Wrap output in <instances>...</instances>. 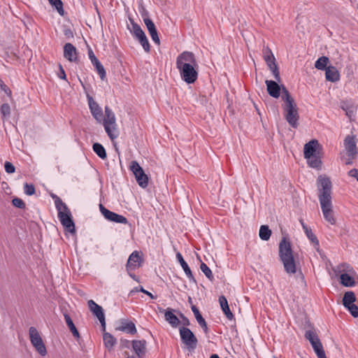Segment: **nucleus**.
I'll use <instances>...</instances> for the list:
<instances>
[{
	"instance_id": "nucleus-10",
	"label": "nucleus",
	"mask_w": 358,
	"mask_h": 358,
	"mask_svg": "<svg viewBox=\"0 0 358 358\" xmlns=\"http://www.w3.org/2000/svg\"><path fill=\"white\" fill-rule=\"evenodd\" d=\"M29 336L31 345L34 346L37 352L44 357L47 355V349L45 343L34 327H31L29 329Z\"/></svg>"
},
{
	"instance_id": "nucleus-25",
	"label": "nucleus",
	"mask_w": 358,
	"mask_h": 358,
	"mask_svg": "<svg viewBox=\"0 0 358 358\" xmlns=\"http://www.w3.org/2000/svg\"><path fill=\"white\" fill-rule=\"evenodd\" d=\"M300 222L302 225L303 229H304V231L308 238V239L313 243L314 248L318 250H319V241L315 236V235L312 232V230L309 229L303 222L302 220H300Z\"/></svg>"
},
{
	"instance_id": "nucleus-53",
	"label": "nucleus",
	"mask_w": 358,
	"mask_h": 358,
	"mask_svg": "<svg viewBox=\"0 0 358 358\" xmlns=\"http://www.w3.org/2000/svg\"><path fill=\"white\" fill-rule=\"evenodd\" d=\"M133 271L128 272L129 275L134 280H136V275L132 273Z\"/></svg>"
},
{
	"instance_id": "nucleus-45",
	"label": "nucleus",
	"mask_w": 358,
	"mask_h": 358,
	"mask_svg": "<svg viewBox=\"0 0 358 358\" xmlns=\"http://www.w3.org/2000/svg\"><path fill=\"white\" fill-rule=\"evenodd\" d=\"M5 171L8 173H13L15 171V168L13 164L9 162H6L4 164Z\"/></svg>"
},
{
	"instance_id": "nucleus-34",
	"label": "nucleus",
	"mask_w": 358,
	"mask_h": 358,
	"mask_svg": "<svg viewBox=\"0 0 358 358\" xmlns=\"http://www.w3.org/2000/svg\"><path fill=\"white\" fill-rule=\"evenodd\" d=\"M103 342L107 348L111 349L116 343V339L111 334L105 333L103 334Z\"/></svg>"
},
{
	"instance_id": "nucleus-37",
	"label": "nucleus",
	"mask_w": 358,
	"mask_h": 358,
	"mask_svg": "<svg viewBox=\"0 0 358 358\" xmlns=\"http://www.w3.org/2000/svg\"><path fill=\"white\" fill-rule=\"evenodd\" d=\"M48 1L61 15H64L63 3L61 0H48Z\"/></svg>"
},
{
	"instance_id": "nucleus-2",
	"label": "nucleus",
	"mask_w": 358,
	"mask_h": 358,
	"mask_svg": "<svg viewBox=\"0 0 358 358\" xmlns=\"http://www.w3.org/2000/svg\"><path fill=\"white\" fill-rule=\"evenodd\" d=\"M176 68L181 79L187 84L194 83L198 78L199 65L194 54L184 51L176 58Z\"/></svg>"
},
{
	"instance_id": "nucleus-17",
	"label": "nucleus",
	"mask_w": 358,
	"mask_h": 358,
	"mask_svg": "<svg viewBox=\"0 0 358 358\" xmlns=\"http://www.w3.org/2000/svg\"><path fill=\"white\" fill-rule=\"evenodd\" d=\"M87 100L92 116L96 119V120L98 122L101 123L102 122L103 116V111L101 108L93 99V98L89 95H87Z\"/></svg>"
},
{
	"instance_id": "nucleus-13",
	"label": "nucleus",
	"mask_w": 358,
	"mask_h": 358,
	"mask_svg": "<svg viewBox=\"0 0 358 358\" xmlns=\"http://www.w3.org/2000/svg\"><path fill=\"white\" fill-rule=\"evenodd\" d=\"M130 169L134 174L138 185L143 188L146 187L148 185V177L139 164L136 161H132L130 164Z\"/></svg>"
},
{
	"instance_id": "nucleus-1",
	"label": "nucleus",
	"mask_w": 358,
	"mask_h": 358,
	"mask_svg": "<svg viewBox=\"0 0 358 358\" xmlns=\"http://www.w3.org/2000/svg\"><path fill=\"white\" fill-rule=\"evenodd\" d=\"M318 199L324 220L331 225L336 224V217L333 209L331 189L332 185L329 178L320 176L317 180Z\"/></svg>"
},
{
	"instance_id": "nucleus-19",
	"label": "nucleus",
	"mask_w": 358,
	"mask_h": 358,
	"mask_svg": "<svg viewBox=\"0 0 358 358\" xmlns=\"http://www.w3.org/2000/svg\"><path fill=\"white\" fill-rule=\"evenodd\" d=\"M265 83L268 94L273 98H278L280 95V90H282V87H280L277 82L273 80H267Z\"/></svg>"
},
{
	"instance_id": "nucleus-39",
	"label": "nucleus",
	"mask_w": 358,
	"mask_h": 358,
	"mask_svg": "<svg viewBox=\"0 0 358 358\" xmlns=\"http://www.w3.org/2000/svg\"><path fill=\"white\" fill-rule=\"evenodd\" d=\"M93 65L95 66L99 75L100 76L101 79L104 80L106 78V71L101 62H98L97 63Z\"/></svg>"
},
{
	"instance_id": "nucleus-49",
	"label": "nucleus",
	"mask_w": 358,
	"mask_h": 358,
	"mask_svg": "<svg viewBox=\"0 0 358 358\" xmlns=\"http://www.w3.org/2000/svg\"><path fill=\"white\" fill-rule=\"evenodd\" d=\"M59 72L58 73V77L61 79L66 80V73H65V71H64L63 67L62 66V65H59Z\"/></svg>"
},
{
	"instance_id": "nucleus-41",
	"label": "nucleus",
	"mask_w": 358,
	"mask_h": 358,
	"mask_svg": "<svg viewBox=\"0 0 358 358\" xmlns=\"http://www.w3.org/2000/svg\"><path fill=\"white\" fill-rule=\"evenodd\" d=\"M138 292H143V294H147L151 299H155L156 298L155 296L152 295V293H150V292L146 291L145 289H144V288L143 287H140L139 288L138 287H136V288L133 289L132 290H131L129 294L132 295L134 293Z\"/></svg>"
},
{
	"instance_id": "nucleus-48",
	"label": "nucleus",
	"mask_w": 358,
	"mask_h": 358,
	"mask_svg": "<svg viewBox=\"0 0 358 358\" xmlns=\"http://www.w3.org/2000/svg\"><path fill=\"white\" fill-rule=\"evenodd\" d=\"M88 53H89V57H90V60H91V62H92V63L93 64H94L97 63L98 62H99L98 60V59L96 57V56L94 55V54L92 52V50H90Z\"/></svg>"
},
{
	"instance_id": "nucleus-22",
	"label": "nucleus",
	"mask_w": 358,
	"mask_h": 358,
	"mask_svg": "<svg viewBox=\"0 0 358 358\" xmlns=\"http://www.w3.org/2000/svg\"><path fill=\"white\" fill-rule=\"evenodd\" d=\"M64 57L70 62L77 60L76 48L71 43H66L64 47Z\"/></svg>"
},
{
	"instance_id": "nucleus-11",
	"label": "nucleus",
	"mask_w": 358,
	"mask_h": 358,
	"mask_svg": "<svg viewBox=\"0 0 358 358\" xmlns=\"http://www.w3.org/2000/svg\"><path fill=\"white\" fill-rule=\"evenodd\" d=\"M180 336L182 343L186 345L189 351L192 352L196 349L198 341L189 329L181 327L180 329Z\"/></svg>"
},
{
	"instance_id": "nucleus-56",
	"label": "nucleus",
	"mask_w": 358,
	"mask_h": 358,
	"mask_svg": "<svg viewBox=\"0 0 358 358\" xmlns=\"http://www.w3.org/2000/svg\"><path fill=\"white\" fill-rule=\"evenodd\" d=\"M127 358H136V357L134 356H129Z\"/></svg>"
},
{
	"instance_id": "nucleus-35",
	"label": "nucleus",
	"mask_w": 358,
	"mask_h": 358,
	"mask_svg": "<svg viewBox=\"0 0 358 358\" xmlns=\"http://www.w3.org/2000/svg\"><path fill=\"white\" fill-rule=\"evenodd\" d=\"M93 150L94 152L101 159H104L106 158V152L105 148L102 145L98 143H95L93 145Z\"/></svg>"
},
{
	"instance_id": "nucleus-5",
	"label": "nucleus",
	"mask_w": 358,
	"mask_h": 358,
	"mask_svg": "<svg viewBox=\"0 0 358 358\" xmlns=\"http://www.w3.org/2000/svg\"><path fill=\"white\" fill-rule=\"evenodd\" d=\"M52 198L55 199V207L58 212V218L62 224L66 231L71 234H74L76 228L70 210L59 197L53 196Z\"/></svg>"
},
{
	"instance_id": "nucleus-27",
	"label": "nucleus",
	"mask_w": 358,
	"mask_h": 358,
	"mask_svg": "<svg viewBox=\"0 0 358 358\" xmlns=\"http://www.w3.org/2000/svg\"><path fill=\"white\" fill-rule=\"evenodd\" d=\"M122 325L117 328V330L126 331L131 334L136 333V328L132 322H122Z\"/></svg>"
},
{
	"instance_id": "nucleus-33",
	"label": "nucleus",
	"mask_w": 358,
	"mask_h": 358,
	"mask_svg": "<svg viewBox=\"0 0 358 358\" xmlns=\"http://www.w3.org/2000/svg\"><path fill=\"white\" fill-rule=\"evenodd\" d=\"M329 63V58L325 56L320 57L315 63V67L318 70H326Z\"/></svg>"
},
{
	"instance_id": "nucleus-9",
	"label": "nucleus",
	"mask_w": 358,
	"mask_h": 358,
	"mask_svg": "<svg viewBox=\"0 0 358 358\" xmlns=\"http://www.w3.org/2000/svg\"><path fill=\"white\" fill-rule=\"evenodd\" d=\"M343 145L348 156L345 163L346 164H351L358 155L355 136L348 135L344 139Z\"/></svg>"
},
{
	"instance_id": "nucleus-18",
	"label": "nucleus",
	"mask_w": 358,
	"mask_h": 358,
	"mask_svg": "<svg viewBox=\"0 0 358 358\" xmlns=\"http://www.w3.org/2000/svg\"><path fill=\"white\" fill-rule=\"evenodd\" d=\"M88 306L90 310L94 313V315L99 319L102 327L105 328V317L101 306L96 303L93 300L88 301Z\"/></svg>"
},
{
	"instance_id": "nucleus-28",
	"label": "nucleus",
	"mask_w": 358,
	"mask_h": 358,
	"mask_svg": "<svg viewBox=\"0 0 358 358\" xmlns=\"http://www.w3.org/2000/svg\"><path fill=\"white\" fill-rule=\"evenodd\" d=\"M176 258H177L178 261L179 262L180 266H182V269L184 270L186 275L189 279H194L193 275L192 273V271H191L189 266L187 265L186 262L184 260L182 255L180 252H178L176 254Z\"/></svg>"
},
{
	"instance_id": "nucleus-24",
	"label": "nucleus",
	"mask_w": 358,
	"mask_h": 358,
	"mask_svg": "<svg viewBox=\"0 0 358 358\" xmlns=\"http://www.w3.org/2000/svg\"><path fill=\"white\" fill-rule=\"evenodd\" d=\"M160 312H164V317L166 322H168L173 327H176L180 321L178 318L173 313V310L167 309L166 310H163L162 308L159 309Z\"/></svg>"
},
{
	"instance_id": "nucleus-38",
	"label": "nucleus",
	"mask_w": 358,
	"mask_h": 358,
	"mask_svg": "<svg viewBox=\"0 0 358 358\" xmlns=\"http://www.w3.org/2000/svg\"><path fill=\"white\" fill-rule=\"evenodd\" d=\"M200 268L209 280H212L213 279V275L211 270L205 263H201Z\"/></svg>"
},
{
	"instance_id": "nucleus-43",
	"label": "nucleus",
	"mask_w": 358,
	"mask_h": 358,
	"mask_svg": "<svg viewBox=\"0 0 358 358\" xmlns=\"http://www.w3.org/2000/svg\"><path fill=\"white\" fill-rule=\"evenodd\" d=\"M24 190L26 194L27 195H33L35 193V187L33 185L24 184Z\"/></svg>"
},
{
	"instance_id": "nucleus-6",
	"label": "nucleus",
	"mask_w": 358,
	"mask_h": 358,
	"mask_svg": "<svg viewBox=\"0 0 358 358\" xmlns=\"http://www.w3.org/2000/svg\"><path fill=\"white\" fill-rule=\"evenodd\" d=\"M320 145L317 140L313 139L304 145L303 156L307 159L308 164L314 169H320L322 162L317 156V150Z\"/></svg>"
},
{
	"instance_id": "nucleus-44",
	"label": "nucleus",
	"mask_w": 358,
	"mask_h": 358,
	"mask_svg": "<svg viewBox=\"0 0 358 358\" xmlns=\"http://www.w3.org/2000/svg\"><path fill=\"white\" fill-rule=\"evenodd\" d=\"M354 317H358V307L354 303L345 308Z\"/></svg>"
},
{
	"instance_id": "nucleus-31",
	"label": "nucleus",
	"mask_w": 358,
	"mask_h": 358,
	"mask_svg": "<svg viewBox=\"0 0 358 358\" xmlns=\"http://www.w3.org/2000/svg\"><path fill=\"white\" fill-rule=\"evenodd\" d=\"M271 230L267 225H262L259 229V236L262 241L269 240L271 236Z\"/></svg>"
},
{
	"instance_id": "nucleus-47",
	"label": "nucleus",
	"mask_w": 358,
	"mask_h": 358,
	"mask_svg": "<svg viewBox=\"0 0 358 358\" xmlns=\"http://www.w3.org/2000/svg\"><path fill=\"white\" fill-rule=\"evenodd\" d=\"M0 87L1 89L5 92L8 96L11 95L10 90L0 80Z\"/></svg>"
},
{
	"instance_id": "nucleus-30",
	"label": "nucleus",
	"mask_w": 358,
	"mask_h": 358,
	"mask_svg": "<svg viewBox=\"0 0 358 358\" xmlns=\"http://www.w3.org/2000/svg\"><path fill=\"white\" fill-rule=\"evenodd\" d=\"M64 320H65V322L66 323V325L69 328V329L71 331V333L73 335V336L76 337V338H79V336H80L79 332L77 330L76 326L74 325V324H73L71 318L70 317V316L69 315H67V314H65L64 315Z\"/></svg>"
},
{
	"instance_id": "nucleus-52",
	"label": "nucleus",
	"mask_w": 358,
	"mask_h": 358,
	"mask_svg": "<svg viewBox=\"0 0 358 358\" xmlns=\"http://www.w3.org/2000/svg\"><path fill=\"white\" fill-rule=\"evenodd\" d=\"M64 34L67 37H73V33H72V31L70 29L65 30Z\"/></svg>"
},
{
	"instance_id": "nucleus-29",
	"label": "nucleus",
	"mask_w": 358,
	"mask_h": 358,
	"mask_svg": "<svg viewBox=\"0 0 358 358\" xmlns=\"http://www.w3.org/2000/svg\"><path fill=\"white\" fill-rule=\"evenodd\" d=\"M356 301V296L353 292L348 291L344 294L343 298V305L345 308L348 307L350 305H352Z\"/></svg>"
},
{
	"instance_id": "nucleus-26",
	"label": "nucleus",
	"mask_w": 358,
	"mask_h": 358,
	"mask_svg": "<svg viewBox=\"0 0 358 358\" xmlns=\"http://www.w3.org/2000/svg\"><path fill=\"white\" fill-rule=\"evenodd\" d=\"M219 303H220V305L221 306V308H222L224 314L226 315L227 319H229L230 320H233L234 315L229 309L228 301H227L226 297L224 296H220L219 297Z\"/></svg>"
},
{
	"instance_id": "nucleus-51",
	"label": "nucleus",
	"mask_w": 358,
	"mask_h": 358,
	"mask_svg": "<svg viewBox=\"0 0 358 358\" xmlns=\"http://www.w3.org/2000/svg\"><path fill=\"white\" fill-rule=\"evenodd\" d=\"M199 324L201 327V328L203 329V330L206 333L208 332V327H207V324L205 320L201 322H199Z\"/></svg>"
},
{
	"instance_id": "nucleus-12",
	"label": "nucleus",
	"mask_w": 358,
	"mask_h": 358,
	"mask_svg": "<svg viewBox=\"0 0 358 358\" xmlns=\"http://www.w3.org/2000/svg\"><path fill=\"white\" fill-rule=\"evenodd\" d=\"M305 337L310 343L318 358H327L322 345L315 332L310 330L306 331Z\"/></svg>"
},
{
	"instance_id": "nucleus-40",
	"label": "nucleus",
	"mask_w": 358,
	"mask_h": 358,
	"mask_svg": "<svg viewBox=\"0 0 358 358\" xmlns=\"http://www.w3.org/2000/svg\"><path fill=\"white\" fill-rule=\"evenodd\" d=\"M0 112L3 117H7L10 114V107L8 103H3L0 108Z\"/></svg>"
},
{
	"instance_id": "nucleus-3",
	"label": "nucleus",
	"mask_w": 358,
	"mask_h": 358,
	"mask_svg": "<svg viewBox=\"0 0 358 358\" xmlns=\"http://www.w3.org/2000/svg\"><path fill=\"white\" fill-rule=\"evenodd\" d=\"M281 99L284 101L282 108L285 120L291 127L296 128L299 125V119L298 107L294 99L285 87H282V89Z\"/></svg>"
},
{
	"instance_id": "nucleus-54",
	"label": "nucleus",
	"mask_w": 358,
	"mask_h": 358,
	"mask_svg": "<svg viewBox=\"0 0 358 358\" xmlns=\"http://www.w3.org/2000/svg\"><path fill=\"white\" fill-rule=\"evenodd\" d=\"M210 358H220V357L217 355L214 354V355H212Z\"/></svg>"
},
{
	"instance_id": "nucleus-7",
	"label": "nucleus",
	"mask_w": 358,
	"mask_h": 358,
	"mask_svg": "<svg viewBox=\"0 0 358 358\" xmlns=\"http://www.w3.org/2000/svg\"><path fill=\"white\" fill-rule=\"evenodd\" d=\"M336 274L340 275V282L345 287H354L357 282V275L354 268L348 264H341L334 268Z\"/></svg>"
},
{
	"instance_id": "nucleus-32",
	"label": "nucleus",
	"mask_w": 358,
	"mask_h": 358,
	"mask_svg": "<svg viewBox=\"0 0 358 358\" xmlns=\"http://www.w3.org/2000/svg\"><path fill=\"white\" fill-rule=\"evenodd\" d=\"M264 59L266 64L272 63L275 61V57L272 53V51L268 46H265L263 48Z\"/></svg>"
},
{
	"instance_id": "nucleus-55",
	"label": "nucleus",
	"mask_w": 358,
	"mask_h": 358,
	"mask_svg": "<svg viewBox=\"0 0 358 358\" xmlns=\"http://www.w3.org/2000/svg\"><path fill=\"white\" fill-rule=\"evenodd\" d=\"M185 324H186V325H189V320L187 319L185 320Z\"/></svg>"
},
{
	"instance_id": "nucleus-8",
	"label": "nucleus",
	"mask_w": 358,
	"mask_h": 358,
	"mask_svg": "<svg viewBox=\"0 0 358 358\" xmlns=\"http://www.w3.org/2000/svg\"><path fill=\"white\" fill-rule=\"evenodd\" d=\"M104 129L111 141H114L119 136V130L116 124V118L114 113L108 107H105V115L102 117Z\"/></svg>"
},
{
	"instance_id": "nucleus-46",
	"label": "nucleus",
	"mask_w": 358,
	"mask_h": 358,
	"mask_svg": "<svg viewBox=\"0 0 358 358\" xmlns=\"http://www.w3.org/2000/svg\"><path fill=\"white\" fill-rule=\"evenodd\" d=\"M12 203L13 206L20 208H24L25 207L24 202L19 198H15L13 199Z\"/></svg>"
},
{
	"instance_id": "nucleus-14",
	"label": "nucleus",
	"mask_w": 358,
	"mask_h": 358,
	"mask_svg": "<svg viewBox=\"0 0 358 358\" xmlns=\"http://www.w3.org/2000/svg\"><path fill=\"white\" fill-rule=\"evenodd\" d=\"M131 25V32L139 41L144 50L148 52L150 51V44L144 31L137 24L132 22Z\"/></svg>"
},
{
	"instance_id": "nucleus-42",
	"label": "nucleus",
	"mask_w": 358,
	"mask_h": 358,
	"mask_svg": "<svg viewBox=\"0 0 358 358\" xmlns=\"http://www.w3.org/2000/svg\"><path fill=\"white\" fill-rule=\"evenodd\" d=\"M192 310L194 313V315L195 318H196V320L198 323L201 322L205 320L203 318L202 315H201L199 310H198V308L196 306H192Z\"/></svg>"
},
{
	"instance_id": "nucleus-23",
	"label": "nucleus",
	"mask_w": 358,
	"mask_h": 358,
	"mask_svg": "<svg viewBox=\"0 0 358 358\" xmlns=\"http://www.w3.org/2000/svg\"><path fill=\"white\" fill-rule=\"evenodd\" d=\"M325 77L327 80L331 82H336L340 79V74L336 67L329 66L325 70Z\"/></svg>"
},
{
	"instance_id": "nucleus-21",
	"label": "nucleus",
	"mask_w": 358,
	"mask_h": 358,
	"mask_svg": "<svg viewBox=\"0 0 358 358\" xmlns=\"http://www.w3.org/2000/svg\"><path fill=\"white\" fill-rule=\"evenodd\" d=\"M133 349L138 358H143L146 352V341L145 340L133 341Z\"/></svg>"
},
{
	"instance_id": "nucleus-20",
	"label": "nucleus",
	"mask_w": 358,
	"mask_h": 358,
	"mask_svg": "<svg viewBox=\"0 0 358 358\" xmlns=\"http://www.w3.org/2000/svg\"><path fill=\"white\" fill-rule=\"evenodd\" d=\"M144 23L148 29V31L152 38V40L157 45L160 43V40L158 36L157 31L156 29L154 22L150 18H145Z\"/></svg>"
},
{
	"instance_id": "nucleus-15",
	"label": "nucleus",
	"mask_w": 358,
	"mask_h": 358,
	"mask_svg": "<svg viewBox=\"0 0 358 358\" xmlns=\"http://www.w3.org/2000/svg\"><path fill=\"white\" fill-rule=\"evenodd\" d=\"M99 209L103 216L110 222L121 224L128 223L127 219L124 216L108 210L102 204L99 205Z\"/></svg>"
},
{
	"instance_id": "nucleus-36",
	"label": "nucleus",
	"mask_w": 358,
	"mask_h": 358,
	"mask_svg": "<svg viewBox=\"0 0 358 358\" xmlns=\"http://www.w3.org/2000/svg\"><path fill=\"white\" fill-rule=\"evenodd\" d=\"M267 65H268L270 71L272 72L275 80L277 82H280V72H279L278 66L275 63V61L272 63H269Z\"/></svg>"
},
{
	"instance_id": "nucleus-57",
	"label": "nucleus",
	"mask_w": 358,
	"mask_h": 358,
	"mask_svg": "<svg viewBox=\"0 0 358 358\" xmlns=\"http://www.w3.org/2000/svg\"><path fill=\"white\" fill-rule=\"evenodd\" d=\"M357 181H358V178H357Z\"/></svg>"
},
{
	"instance_id": "nucleus-4",
	"label": "nucleus",
	"mask_w": 358,
	"mask_h": 358,
	"mask_svg": "<svg viewBox=\"0 0 358 358\" xmlns=\"http://www.w3.org/2000/svg\"><path fill=\"white\" fill-rule=\"evenodd\" d=\"M279 257L287 273H296V255H294L291 243L286 238H282L279 243Z\"/></svg>"
},
{
	"instance_id": "nucleus-16",
	"label": "nucleus",
	"mask_w": 358,
	"mask_h": 358,
	"mask_svg": "<svg viewBox=\"0 0 358 358\" xmlns=\"http://www.w3.org/2000/svg\"><path fill=\"white\" fill-rule=\"evenodd\" d=\"M143 259L138 251H134L129 257L126 268L127 272L134 271L141 266Z\"/></svg>"
},
{
	"instance_id": "nucleus-50",
	"label": "nucleus",
	"mask_w": 358,
	"mask_h": 358,
	"mask_svg": "<svg viewBox=\"0 0 358 358\" xmlns=\"http://www.w3.org/2000/svg\"><path fill=\"white\" fill-rule=\"evenodd\" d=\"M349 176L352 177V178H358V170L354 169H352L349 171L348 173Z\"/></svg>"
}]
</instances>
